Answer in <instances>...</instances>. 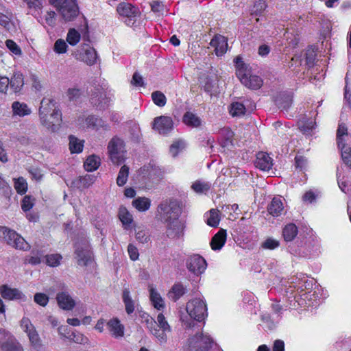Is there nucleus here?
Masks as SVG:
<instances>
[{
    "mask_svg": "<svg viewBox=\"0 0 351 351\" xmlns=\"http://www.w3.org/2000/svg\"><path fill=\"white\" fill-rule=\"evenodd\" d=\"M234 61L237 69V76L241 80V79H243V77H244L249 73L247 66L246 64L244 63L242 58L239 56L236 57Z\"/></svg>",
    "mask_w": 351,
    "mask_h": 351,
    "instance_id": "obj_34",
    "label": "nucleus"
},
{
    "mask_svg": "<svg viewBox=\"0 0 351 351\" xmlns=\"http://www.w3.org/2000/svg\"><path fill=\"white\" fill-rule=\"evenodd\" d=\"M3 239L8 245L21 250H28L30 249L29 244L16 232L8 229L5 227H1Z\"/></svg>",
    "mask_w": 351,
    "mask_h": 351,
    "instance_id": "obj_7",
    "label": "nucleus"
},
{
    "mask_svg": "<svg viewBox=\"0 0 351 351\" xmlns=\"http://www.w3.org/2000/svg\"><path fill=\"white\" fill-rule=\"evenodd\" d=\"M348 134V128L344 123H339L337 131V142L339 147H341L343 143L342 136Z\"/></svg>",
    "mask_w": 351,
    "mask_h": 351,
    "instance_id": "obj_51",
    "label": "nucleus"
},
{
    "mask_svg": "<svg viewBox=\"0 0 351 351\" xmlns=\"http://www.w3.org/2000/svg\"><path fill=\"white\" fill-rule=\"evenodd\" d=\"M123 301L125 304V311L130 315L134 311V302L130 296V291L128 288H125L123 291Z\"/></svg>",
    "mask_w": 351,
    "mask_h": 351,
    "instance_id": "obj_33",
    "label": "nucleus"
},
{
    "mask_svg": "<svg viewBox=\"0 0 351 351\" xmlns=\"http://www.w3.org/2000/svg\"><path fill=\"white\" fill-rule=\"evenodd\" d=\"M206 260L199 254L191 256L186 261L187 269L192 273L199 275L204 272L206 269Z\"/></svg>",
    "mask_w": 351,
    "mask_h": 351,
    "instance_id": "obj_10",
    "label": "nucleus"
},
{
    "mask_svg": "<svg viewBox=\"0 0 351 351\" xmlns=\"http://www.w3.org/2000/svg\"><path fill=\"white\" fill-rule=\"evenodd\" d=\"M117 11L121 20L128 26H132L139 16L140 12L137 8L128 3H121L117 7Z\"/></svg>",
    "mask_w": 351,
    "mask_h": 351,
    "instance_id": "obj_9",
    "label": "nucleus"
},
{
    "mask_svg": "<svg viewBox=\"0 0 351 351\" xmlns=\"http://www.w3.org/2000/svg\"><path fill=\"white\" fill-rule=\"evenodd\" d=\"M156 325L162 330L165 331H171V327L168 324L166 318L162 313H159L157 316Z\"/></svg>",
    "mask_w": 351,
    "mask_h": 351,
    "instance_id": "obj_53",
    "label": "nucleus"
},
{
    "mask_svg": "<svg viewBox=\"0 0 351 351\" xmlns=\"http://www.w3.org/2000/svg\"><path fill=\"white\" fill-rule=\"evenodd\" d=\"M14 189L19 194H24L27 190V183L23 178H14Z\"/></svg>",
    "mask_w": 351,
    "mask_h": 351,
    "instance_id": "obj_43",
    "label": "nucleus"
},
{
    "mask_svg": "<svg viewBox=\"0 0 351 351\" xmlns=\"http://www.w3.org/2000/svg\"><path fill=\"white\" fill-rule=\"evenodd\" d=\"M129 175V167L123 165L121 167L117 178V184L119 186H123L128 180Z\"/></svg>",
    "mask_w": 351,
    "mask_h": 351,
    "instance_id": "obj_42",
    "label": "nucleus"
},
{
    "mask_svg": "<svg viewBox=\"0 0 351 351\" xmlns=\"http://www.w3.org/2000/svg\"><path fill=\"white\" fill-rule=\"evenodd\" d=\"M184 147V142L182 140H178L175 141L171 146H170V153L173 157H176L179 151L182 150Z\"/></svg>",
    "mask_w": 351,
    "mask_h": 351,
    "instance_id": "obj_56",
    "label": "nucleus"
},
{
    "mask_svg": "<svg viewBox=\"0 0 351 351\" xmlns=\"http://www.w3.org/2000/svg\"><path fill=\"white\" fill-rule=\"evenodd\" d=\"M99 158L93 155L87 158L84 162V166L87 171H93L99 167Z\"/></svg>",
    "mask_w": 351,
    "mask_h": 351,
    "instance_id": "obj_36",
    "label": "nucleus"
},
{
    "mask_svg": "<svg viewBox=\"0 0 351 351\" xmlns=\"http://www.w3.org/2000/svg\"><path fill=\"white\" fill-rule=\"evenodd\" d=\"M219 223V218L217 211L215 209L210 210L209 217L207 219V224L212 227H217Z\"/></svg>",
    "mask_w": 351,
    "mask_h": 351,
    "instance_id": "obj_54",
    "label": "nucleus"
},
{
    "mask_svg": "<svg viewBox=\"0 0 351 351\" xmlns=\"http://www.w3.org/2000/svg\"><path fill=\"white\" fill-rule=\"evenodd\" d=\"M280 245V243L278 240L267 238L264 242L262 243L261 246L264 249L274 250Z\"/></svg>",
    "mask_w": 351,
    "mask_h": 351,
    "instance_id": "obj_57",
    "label": "nucleus"
},
{
    "mask_svg": "<svg viewBox=\"0 0 351 351\" xmlns=\"http://www.w3.org/2000/svg\"><path fill=\"white\" fill-rule=\"evenodd\" d=\"M136 239L142 243H146L149 240V234L148 230L141 227L136 230Z\"/></svg>",
    "mask_w": 351,
    "mask_h": 351,
    "instance_id": "obj_49",
    "label": "nucleus"
},
{
    "mask_svg": "<svg viewBox=\"0 0 351 351\" xmlns=\"http://www.w3.org/2000/svg\"><path fill=\"white\" fill-rule=\"evenodd\" d=\"M95 179L96 178L93 175L88 174L75 180L73 184L79 189H86L95 182Z\"/></svg>",
    "mask_w": 351,
    "mask_h": 351,
    "instance_id": "obj_31",
    "label": "nucleus"
},
{
    "mask_svg": "<svg viewBox=\"0 0 351 351\" xmlns=\"http://www.w3.org/2000/svg\"><path fill=\"white\" fill-rule=\"evenodd\" d=\"M6 46L9 49L10 51H12L15 55H21V50L20 47L17 45V44L12 40H7Z\"/></svg>",
    "mask_w": 351,
    "mask_h": 351,
    "instance_id": "obj_62",
    "label": "nucleus"
},
{
    "mask_svg": "<svg viewBox=\"0 0 351 351\" xmlns=\"http://www.w3.org/2000/svg\"><path fill=\"white\" fill-rule=\"evenodd\" d=\"M1 296L5 300L21 299L23 294L17 289H12L8 285H2L0 287Z\"/></svg>",
    "mask_w": 351,
    "mask_h": 351,
    "instance_id": "obj_23",
    "label": "nucleus"
},
{
    "mask_svg": "<svg viewBox=\"0 0 351 351\" xmlns=\"http://www.w3.org/2000/svg\"><path fill=\"white\" fill-rule=\"evenodd\" d=\"M56 300L59 306L66 311L72 310L75 305L74 300L66 292L58 293Z\"/></svg>",
    "mask_w": 351,
    "mask_h": 351,
    "instance_id": "obj_18",
    "label": "nucleus"
},
{
    "mask_svg": "<svg viewBox=\"0 0 351 351\" xmlns=\"http://www.w3.org/2000/svg\"><path fill=\"white\" fill-rule=\"evenodd\" d=\"M173 127V122L171 117L160 116L154 119L153 129L160 134H167L170 132Z\"/></svg>",
    "mask_w": 351,
    "mask_h": 351,
    "instance_id": "obj_13",
    "label": "nucleus"
},
{
    "mask_svg": "<svg viewBox=\"0 0 351 351\" xmlns=\"http://www.w3.org/2000/svg\"><path fill=\"white\" fill-rule=\"evenodd\" d=\"M62 256L60 254H51L44 256V259L46 261V263L51 267H56L60 264V261Z\"/></svg>",
    "mask_w": 351,
    "mask_h": 351,
    "instance_id": "obj_52",
    "label": "nucleus"
},
{
    "mask_svg": "<svg viewBox=\"0 0 351 351\" xmlns=\"http://www.w3.org/2000/svg\"><path fill=\"white\" fill-rule=\"evenodd\" d=\"M211 188V183L202 180L195 181L191 189L198 194L206 193Z\"/></svg>",
    "mask_w": 351,
    "mask_h": 351,
    "instance_id": "obj_35",
    "label": "nucleus"
},
{
    "mask_svg": "<svg viewBox=\"0 0 351 351\" xmlns=\"http://www.w3.org/2000/svg\"><path fill=\"white\" fill-rule=\"evenodd\" d=\"M339 148L341 149L343 162L351 167V147L346 146V144H342Z\"/></svg>",
    "mask_w": 351,
    "mask_h": 351,
    "instance_id": "obj_46",
    "label": "nucleus"
},
{
    "mask_svg": "<svg viewBox=\"0 0 351 351\" xmlns=\"http://www.w3.org/2000/svg\"><path fill=\"white\" fill-rule=\"evenodd\" d=\"M152 98L154 103L159 107H163L167 103V98L165 95L158 90L154 91L152 93Z\"/></svg>",
    "mask_w": 351,
    "mask_h": 351,
    "instance_id": "obj_45",
    "label": "nucleus"
},
{
    "mask_svg": "<svg viewBox=\"0 0 351 351\" xmlns=\"http://www.w3.org/2000/svg\"><path fill=\"white\" fill-rule=\"evenodd\" d=\"M34 206V200L29 195H26L23 197L21 208L23 211L27 212L29 211Z\"/></svg>",
    "mask_w": 351,
    "mask_h": 351,
    "instance_id": "obj_61",
    "label": "nucleus"
},
{
    "mask_svg": "<svg viewBox=\"0 0 351 351\" xmlns=\"http://www.w3.org/2000/svg\"><path fill=\"white\" fill-rule=\"evenodd\" d=\"M12 110L14 116L23 117L29 115L32 113V110L27 104L23 102L15 101L12 104Z\"/></svg>",
    "mask_w": 351,
    "mask_h": 351,
    "instance_id": "obj_21",
    "label": "nucleus"
},
{
    "mask_svg": "<svg viewBox=\"0 0 351 351\" xmlns=\"http://www.w3.org/2000/svg\"><path fill=\"white\" fill-rule=\"evenodd\" d=\"M152 10L158 14H162L165 12V5L161 1H155L151 3Z\"/></svg>",
    "mask_w": 351,
    "mask_h": 351,
    "instance_id": "obj_63",
    "label": "nucleus"
},
{
    "mask_svg": "<svg viewBox=\"0 0 351 351\" xmlns=\"http://www.w3.org/2000/svg\"><path fill=\"white\" fill-rule=\"evenodd\" d=\"M186 311L190 317L199 322L204 321L207 316V306L201 298L189 300L186 305Z\"/></svg>",
    "mask_w": 351,
    "mask_h": 351,
    "instance_id": "obj_6",
    "label": "nucleus"
},
{
    "mask_svg": "<svg viewBox=\"0 0 351 351\" xmlns=\"http://www.w3.org/2000/svg\"><path fill=\"white\" fill-rule=\"evenodd\" d=\"M254 164L256 167L262 171H269L273 165L271 158L267 153L263 152L257 154Z\"/></svg>",
    "mask_w": 351,
    "mask_h": 351,
    "instance_id": "obj_17",
    "label": "nucleus"
},
{
    "mask_svg": "<svg viewBox=\"0 0 351 351\" xmlns=\"http://www.w3.org/2000/svg\"><path fill=\"white\" fill-rule=\"evenodd\" d=\"M45 21L50 27H54L56 24V13L54 11H49L45 15Z\"/></svg>",
    "mask_w": 351,
    "mask_h": 351,
    "instance_id": "obj_59",
    "label": "nucleus"
},
{
    "mask_svg": "<svg viewBox=\"0 0 351 351\" xmlns=\"http://www.w3.org/2000/svg\"><path fill=\"white\" fill-rule=\"evenodd\" d=\"M23 85V75L19 72L14 73L13 76L10 80L9 86H10V88L14 93H19L22 89Z\"/></svg>",
    "mask_w": 351,
    "mask_h": 351,
    "instance_id": "obj_28",
    "label": "nucleus"
},
{
    "mask_svg": "<svg viewBox=\"0 0 351 351\" xmlns=\"http://www.w3.org/2000/svg\"><path fill=\"white\" fill-rule=\"evenodd\" d=\"M185 293V289L181 284L174 285L169 293V298L173 301L178 300Z\"/></svg>",
    "mask_w": 351,
    "mask_h": 351,
    "instance_id": "obj_37",
    "label": "nucleus"
},
{
    "mask_svg": "<svg viewBox=\"0 0 351 351\" xmlns=\"http://www.w3.org/2000/svg\"><path fill=\"white\" fill-rule=\"evenodd\" d=\"M240 81L244 86L251 89H258L263 85V80L259 76L250 73Z\"/></svg>",
    "mask_w": 351,
    "mask_h": 351,
    "instance_id": "obj_20",
    "label": "nucleus"
},
{
    "mask_svg": "<svg viewBox=\"0 0 351 351\" xmlns=\"http://www.w3.org/2000/svg\"><path fill=\"white\" fill-rule=\"evenodd\" d=\"M21 326L27 333L31 345L36 351H44V346L35 326L28 318H23L21 321Z\"/></svg>",
    "mask_w": 351,
    "mask_h": 351,
    "instance_id": "obj_8",
    "label": "nucleus"
},
{
    "mask_svg": "<svg viewBox=\"0 0 351 351\" xmlns=\"http://www.w3.org/2000/svg\"><path fill=\"white\" fill-rule=\"evenodd\" d=\"M90 102L99 110H104L108 106V99L106 97L104 89L98 86L91 89Z\"/></svg>",
    "mask_w": 351,
    "mask_h": 351,
    "instance_id": "obj_11",
    "label": "nucleus"
},
{
    "mask_svg": "<svg viewBox=\"0 0 351 351\" xmlns=\"http://www.w3.org/2000/svg\"><path fill=\"white\" fill-rule=\"evenodd\" d=\"M266 8L267 4L265 1H256L250 9V14L252 16H261Z\"/></svg>",
    "mask_w": 351,
    "mask_h": 351,
    "instance_id": "obj_40",
    "label": "nucleus"
},
{
    "mask_svg": "<svg viewBox=\"0 0 351 351\" xmlns=\"http://www.w3.org/2000/svg\"><path fill=\"white\" fill-rule=\"evenodd\" d=\"M109 157L115 165H120L125 161L126 152L123 141L117 136L113 137L108 145Z\"/></svg>",
    "mask_w": 351,
    "mask_h": 351,
    "instance_id": "obj_4",
    "label": "nucleus"
},
{
    "mask_svg": "<svg viewBox=\"0 0 351 351\" xmlns=\"http://www.w3.org/2000/svg\"><path fill=\"white\" fill-rule=\"evenodd\" d=\"M70 336L71 339H69L77 343L84 344L86 343L88 341L86 337L78 332H73Z\"/></svg>",
    "mask_w": 351,
    "mask_h": 351,
    "instance_id": "obj_58",
    "label": "nucleus"
},
{
    "mask_svg": "<svg viewBox=\"0 0 351 351\" xmlns=\"http://www.w3.org/2000/svg\"><path fill=\"white\" fill-rule=\"evenodd\" d=\"M38 114L40 123L43 126L51 132L58 130L62 123V112L54 99L43 98L40 101Z\"/></svg>",
    "mask_w": 351,
    "mask_h": 351,
    "instance_id": "obj_1",
    "label": "nucleus"
},
{
    "mask_svg": "<svg viewBox=\"0 0 351 351\" xmlns=\"http://www.w3.org/2000/svg\"><path fill=\"white\" fill-rule=\"evenodd\" d=\"M315 123L313 121L308 120L304 122H302L300 124L299 128L300 131L305 135H311L313 130L315 128Z\"/></svg>",
    "mask_w": 351,
    "mask_h": 351,
    "instance_id": "obj_48",
    "label": "nucleus"
},
{
    "mask_svg": "<svg viewBox=\"0 0 351 351\" xmlns=\"http://www.w3.org/2000/svg\"><path fill=\"white\" fill-rule=\"evenodd\" d=\"M107 327L115 338L121 337L124 335V327L117 318L110 319L107 322Z\"/></svg>",
    "mask_w": 351,
    "mask_h": 351,
    "instance_id": "obj_19",
    "label": "nucleus"
},
{
    "mask_svg": "<svg viewBox=\"0 0 351 351\" xmlns=\"http://www.w3.org/2000/svg\"><path fill=\"white\" fill-rule=\"evenodd\" d=\"M119 217L123 225L126 226H130L133 221L132 215L128 212L125 207H121L119 210Z\"/></svg>",
    "mask_w": 351,
    "mask_h": 351,
    "instance_id": "obj_38",
    "label": "nucleus"
},
{
    "mask_svg": "<svg viewBox=\"0 0 351 351\" xmlns=\"http://www.w3.org/2000/svg\"><path fill=\"white\" fill-rule=\"evenodd\" d=\"M230 113L233 117H240L244 115L245 113V107L241 103L234 102L231 105Z\"/></svg>",
    "mask_w": 351,
    "mask_h": 351,
    "instance_id": "obj_44",
    "label": "nucleus"
},
{
    "mask_svg": "<svg viewBox=\"0 0 351 351\" xmlns=\"http://www.w3.org/2000/svg\"><path fill=\"white\" fill-rule=\"evenodd\" d=\"M80 40V33L75 30V29H71L69 30V32L67 34L66 36V41L71 45H77Z\"/></svg>",
    "mask_w": 351,
    "mask_h": 351,
    "instance_id": "obj_50",
    "label": "nucleus"
},
{
    "mask_svg": "<svg viewBox=\"0 0 351 351\" xmlns=\"http://www.w3.org/2000/svg\"><path fill=\"white\" fill-rule=\"evenodd\" d=\"M210 45L215 48L217 56H223L227 51V39L221 35H216L210 42Z\"/></svg>",
    "mask_w": 351,
    "mask_h": 351,
    "instance_id": "obj_16",
    "label": "nucleus"
},
{
    "mask_svg": "<svg viewBox=\"0 0 351 351\" xmlns=\"http://www.w3.org/2000/svg\"><path fill=\"white\" fill-rule=\"evenodd\" d=\"M226 241V231L223 229L220 230L215 234L210 243V247L213 250H219L224 245Z\"/></svg>",
    "mask_w": 351,
    "mask_h": 351,
    "instance_id": "obj_22",
    "label": "nucleus"
},
{
    "mask_svg": "<svg viewBox=\"0 0 351 351\" xmlns=\"http://www.w3.org/2000/svg\"><path fill=\"white\" fill-rule=\"evenodd\" d=\"M145 322L147 323V326L149 329L151 333L155 336L158 339V341H160V343H164L167 342V332H169L168 331H165L160 328H156V322L148 315L146 316Z\"/></svg>",
    "mask_w": 351,
    "mask_h": 351,
    "instance_id": "obj_14",
    "label": "nucleus"
},
{
    "mask_svg": "<svg viewBox=\"0 0 351 351\" xmlns=\"http://www.w3.org/2000/svg\"><path fill=\"white\" fill-rule=\"evenodd\" d=\"M34 302L42 306H45L48 304L49 298L45 293H37L34 295Z\"/></svg>",
    "mask_w": 351,
    "mask_h": 351,
    "instance_id": "obj_60",
    "label": "nucleus"
},
{
    "mask_svg": "<svg viewBox=\"0 0 351 351\" xmlns=\"http://www.w3.org/2000/svg\"><path fill=\"white\" fill-rule=\"evenodd\" d=\"M298 232V227L292 223L287 224L282 229V236L285 241H292Z\"/></svg>",
    "mask_w": 351,
    "mask_h": 351,
    "instance_id": "obj_30",
    "label": "nucleus"
},
{
    "mask_svg": "<svg viewBox=\"0 0 351 351\" xmlns=\"http://www.w3.org/2000/svg\"><path fill=\"white\" fill-rule=\"evenodd\" d=\"M150 299L154 306L158 310H160L164 307V301L160 294L154 289L150 290Z\"/></svg>",
    "mask_w": 351,
    "mask_h": 351,
    "instance_id": "obj_41",
    "label": "nucleus"
},
{
    "mask_svg": "<svg viewBox=\"0 0 351 351\" xmlns=\"http://www.w3.org/2000/svg\"><path fill=\"white\" fill-rule=\"evenodd\" d=\"M67 44L62 39H58L54 44L53 50L57 53H64L67 51Z\"/></svg>",
    "mask_w": 351,
    "mask_h": 351,
    "instance_id": "obj_55",
    "label": "nucleus"
},
{
    "mask_svg": "<svg viewBox=\"0 0 351 351\" xmlns=\"http://www.w3.org/2000/svg\"><path fill=\"white\" fill-rule=\"evenodd\" d=\"M132 206L140 212H145L149 209L151 200L145 197H138L132 201Z\"/></svg>",
    "mask_w": 351,
    "mask_h": 351,
    "instance_id": "obj_32",
    "label": "nucleus"
},
{
    "mask_svg": "<svg viewBox=\"0 0 351 351\" xmlns=\"http://www.w3.org/2000/svg\"><path fill=\"white\" fill-rule=\"evenodd\" d=\"M75 254L77 258V263L80 265H86L91 261L92 252L88 245L84 246L77 245L75 247Z\"/></svg>",
    "mask_w": 351,
    "mask_h": 351,
    "instance_id": "obj_15",
    "label": "nucleus"
},
{
    "mask_svg": "<svg viewBox=\"0 0 351 351\" xmlns=\"http://www.w3.org/2000/svg\"><path fill=\"white\" fill-rule=\"evenodd\" d=\"M85 123L87 128H91L95 130H98L101 128H105L106 130L108 129V125L104 120L93 115H90L86 117Z\"/></svg>",
    "mask_w": 351,
    "mask_h": 351,
    "instance_id": "obj_29",
    "label": "nucleus"
},
{
    "mask_svg": "<svg viewBox=\"0 0 351 351\" xmlns=\"http://www.w3.org/2000/svg\"><path fill=\"white\" fill-rule=\"evenodd\" d=\"M32 255L26 259V261L33 265L40 264L44 261V254L40 251H32Z\"/></svg>",
    "mask_w": 351,
    "mask_h": 351,
    "instance_id": "obj_47",
    "label": "nucleus"
},
{
    "mask_svg": "<svg viewBox=\"0 0 351 351\" xmlns=\"http://www.w3.org/2000/svg\"><path fill=\"white\" fill-rule=\"evenodd\" d=\"M84 53L82 54V59L88 65H93L96 63L97 54L95 49L88 45L83 47Z\"/></svg>",
    "mask_w": 351,
    "mask_h": 351,
    "instance_id": "obj_25",
    "label": "nucleus"
},
{
    "mask_svg": "<svg viewBox=\"0 0 351 351\" xmlns=\"http://www.w3.org/2000/svg\"><path fill=\"white\" fill-rule=\"evenodd\" d=\"M166 233L169 238L178 239L184 235L185 225L179 218H174L173 220L166 222Z\"/></svg>",
    "mask_w": 351,
    "mask_h": 351,
    "instance_id": "obj_12",
    "label": "nucleus"
},
{
    "mask_svg": "<svg viewBox=\"0 0 351 351\" xmlns=\"http://www.w3.org/2000/svg\"><path fill=\"white\" fill-rule=\"evenodd\" d=\"M56 9L61 19L65 21H73L79 14L76 0H49Z\"/></svg>",
    "mask_w": 351,
    "mask_h": 351,
    "instance_id": "obj_2",
    "label": "nucleus"
},
{
    "mask_svg": "<svg viewBox=\"0 0 351 351\" xmlns=\"http://www.w3.org/2000/svg\"><path fill=\"white\" fill-rule=\"evenodd\" d=\"M157 211L161 219L166 223L174 218H179L182 213V208L178 202L170 199L162 202L158 205Z\"/></svg>",
    "mask_w": 351,
    "mask_h": 351,
    "instance_id": "obj_3",
    "label": "nucleus"
},
{
    "mask_svg": "<svg viewBox=\"0 0 351 351\" xmlns=\"http://www.w3.org/2000/svg\"><path fill=\"white\" fill-rule=\"evenodd\" d=\"M84 147L83 141L73 136H69V149L71 153H80Z\"/></svg>",
    "mask_w": 351,
    "mask_h": 351,
    "instance_id": "obj_39",
    "label": "nucleus"
},
{
    "mask_svg": "<svg viewBox=\"0 0 351 351\" xmlns=\"http://www.w3.org/2000/svg\"><path fill=\"white\" fill-rule=\"evenodd\" d=\"M277 104L280 108L287 110L291 107L292 104V99L290 97L287 96L282 101L278 100Z\"/></svg>",
    "mask_w": 351,
    "mask_h": 351,
    "instance_id": "obj_64",
    "label": "nucleus"
},
{
    "mask_svg": "<svg viewBox=\"0 0 351 351\" xmlns=\"http://www.w3.org/2000/svg\"><path fill=\"white\" fill-rule=\"evenodd\" d=\"M284 210L283 203L280 197H275L267 206L268 213L273 217L280 216Z\"/></svg>",
    "mask_w": 351,
    "mask_h": 351,
    "instance_id": "obj_24",
    "label": "nucleus"
},
{
    "mask_svg": "<svg viewBox=\"0 0 351 351\" xmlns=\"http://www.w3.org/2000/svg\"><path fill=\"white\" fill-rule=\"evenodd\" d=\"M212 344L213 340L209 336L197 332L196 335L189 338L186 344L184 346V350L208 351Z\"/></svg>",
    "mask_w": 351,
    "mask_h": 351,
    "instance_id": "obj_5",
    "label": "nucleus"
},
{
    "mask_svg": "<svg viewBox=\"0 0 351 351\" xmlns=\"http://www.w3.org/2000/svg\"><path fill=\"white\" fill-rule=\"evenodd\" d=\"M2 351H23V347L17 341L13 335L10 337L1 344L0 347Z\"/></svg>",
    "mask_w": 351,
    "mask_h": 351,
    "instance_id": "obj_26",
    "label": "nucleus"
},
{
    "mask_svg": "<svg viewBox=\"0 0 351 351\" xmlns=\"http://www.w3.org/2000/svg\"><path fill=\"white\" fill-rule=\"evenodd\" d=\"M183 123L191 128H198L202 124L201 119L195 114L191 112H186L182 117Z\"/></svg>",
    "mask_w": 351,
    "mask_h": 351,
    "instance_id": "obj_27",
    "label": "nucleus"
}]
</instances>
